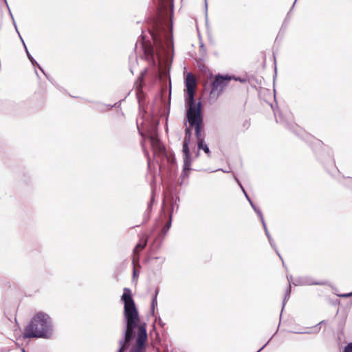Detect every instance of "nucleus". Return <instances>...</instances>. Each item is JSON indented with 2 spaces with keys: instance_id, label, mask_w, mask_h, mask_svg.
<instances>
[{
  "instance_id": "obj_1",
  "label": "nucleus",
  "mask_w": 352,
  "mask_h": 352,
  "mask_svg": "<svg viewBox=\"0 0 352 352\" xmlns=\"http://www.w3.org/2000/svg\"><path fill=\"white\" fill-rule=\"evenodd\" d=\"M121 301L124 303L123 314L126 326L124 336L121 340L131 344V341L134 337L135 330L138 327L140 317L129 288H124Z\"/></svg>"
},
{
  "instance_id": "obj_2",
  "label": "nucleus",
  "mask_w": 352,
  "mask_h": 352,
  "mask_svg": "<svg viewBox=\"0 0 352 352\" xmlns=\"http://www.w3.org/2000/svg\"><path fill=\"white\" fill-rule=\"evenodd\" d=\"M54 334L52 318L43 311L37 312L24 329L23 336L25 338L50 339Z\"/></svg>"
},
{
  "instance_id": "obj_3",
  "label": "nucleus",
  "mask_w": 352,
  "mask_h": 352,
  "mask_svg": "<svg viewBox=\"0 0 352 352\" xmlns=\"http://www.w3.org/2000/svg\"><path fill=\"white\" fill-rule=\"evenodd\" d=\"M188 123L190 126H194L195 135L197 142L204 140V135L201 131L204 128V116L202 115L201 103L197 102V107H188L186 111L185 124Z\"/></svg>"
},
{
  "instance_id": "obj_4",
  "label": "nucleus",
  "mask_w": 352,
  "mask_h": 352,
  "mask_svg": "<svg viewBox=\"0 0 352 352\" xmlns=\"http://www.w3.org/2000/svg\"><path fill=\"white\" fill-rule=\"evenodd\" d=\"M151 36L153 40L154 43L160 48L164 49V43L168 50H171L173 53V25H170V32L165 29V28L160 23V22H155L153 30L150 31Z\"/></svg>"
},
{
  "instance_id": "obj_5",
  "label": "nucleus",
  "mask_w": 352,
  "mask_h": 352,
  "mask_svg": "<svg viewBox=\"0 0 352 352\" xmlns=\"http://www.w3.org/2000/svg\"><path fill=\"white\" fill-rule=\"evenodd\" d=\"M146 324L144 323L139 327L135 344L131 348L129 352H143L146 348ZM118 344L119 348L116 352H126L131 344L121 339L119 340Z\"/></svg>"
},
{
  "instance_id": "obj_6",
  "label": "nucleus",
  "mask_w": 352,
  "mask_h": 352,
  "mask_svg": "<svg viewBox=\"0 0 352 352\" xmlns=\"http://www.w3.org/2000/svg\"><path fill=\"white\" fill-rule=\"evenodd\" d=\"M232 78H234V76L228 74H215L214 76V79L211 82L210 97L214 100L217 99Z\"/></svg>"
},
{
  "instance_id": "obj_7",
  "label": "nucleus",
  "mask_w": 352,
  "mask_h": 352,
  "mask_svg": "<svg viewBox=\"0 0 352 352\" xmlns=\"http://www.w3.org/2000/svg\"><path fill=\"white\" fill-rule=\"evenodd\" d=\"M193 128L194 126H190V125L188 124V126H187L185 129V134L182 144V153L184 154V168L181 175V176L183 177H186V171H188L191 169L192 157L190 155L189 144L191 141Z\"/></svg>"
},
{
  "instance_id": "obj_8",
  "label": "nucleus",
  "mask_w": 352,
  "mask_h": 352,
  "mask_svg": "<svg viewBox=\"0 0 352 352\" xmlns=\"http://www.w3.org/2000/svg\"><path fill=\"white\" fill-rule=\"evenodd\" d=\"M196 80L192 73H188L185 78V104L188 107H197L195 100Z\"/></svg>"
},
{
  "instance_id": "obj_9",
  "label": "nucleus",
  "mask_w": 352,
  "mask_h": 352,
  "mask_svg": "<svg viewBox=\"0 0 352 352\" xmlns=\"http://www.w3.org/2000/svg\"><path fill=\"white\" fill-rule=\"evenodd\" d=\"M144 51L145 58L149 62V64L153 67V75L155 79L160 77V67L155 60V52L153 47L148 44L146 45L143 41L141 43Z\"/></svg>"
},
{
  "instance_id": "obj_10",
  "label": "nucleus",
  "mask_w": 352,
  "mask_h": 352,
  "mask_svg": "<svg viewBox=\"0 0 352 352\" xmlns=\"http://www.w3.org/2000/svg\"><path fill=\"white\" fill-rule=\"evenodd\" d=\"M179 199L178 197L174 198L173 197H171L170 199V211L168 212V221L166 223V224L164 226L163 228L162 229L161 232L159 233L157 236V239H160L162 241L165 236L166 235L168 231L169 230L171 223H172V214L173 212L176 210H177L179 208V205L177 204V201H179Z\"/></svg>"
},
{
  "instance_id": "obj_11",
  "label": "nucleus",
  "mask_w": 352,
  "mask_h": 352,
  "mask_svg": "<svg viewBox=\"0 0 352 352\" xmlns=\"http://www.w3.org/2000/svg\"><path fill=\"white\" fill-rule=\"evenodd\" d=\"M148 138L155 153L159 155H165V148L161 143L157 133L155 129L150 130L148 132Z\"/></svg>"
},
{
  "instance_id": "obj_12",
  "label": "nucleus",
  "mask_w": 352,
  "mask_h": 352,
  "mask_svg": "<svg viewBox=\"0 0 352 352\" xmlns=\"http://www.w3.org/2000/svg\"><path fill=\"white\" fill-rule=\"evenodd\" d=\"M148 138L155 153L159 155H165V148L161 143L157 133L155 129L150 130L148 132Z\"/></svg>"
},
{
  "instance_id": "obj_13",
  "label": "nucleus",
  "mask_w": 352,
  "mask_h": 352,
  "mask_svg": "<svg viewBox=\"0 0 352 352\" xmlns=\"http://www.w3.org/2000/svg\"><path fill=\"white\" fill-rule=\"evenodd\" d=\"M293 284L297 285H322L323 282L314 281L309 276L299 277L295 279Z\"/></svg>"
},
{
  "instance_id": "obj_14",
  "label": "nucleus",
  "mask_w": 352,
  "mask_h": 352,
  "mask_svg": "<svg viewBox=\"0 0 352 352\" xmlns=\"http://www.w3.org/2000/svg\"><path fill=\"white\" fill-rule=\"evenodd\" d=\"M147 244V241L145 240L144 242L138 243L133 249V263L135 265L136 262L139 261L140 254L139 251L143 250Z\"/></svg>"
},
{
  "instance_id": "obj_15",
  "label": "nucleus",
  "mask_w": 352,
  "mask_h": 352,
  "mask_svg": "<svg viewBox=\"0 0 352 352\" xmlns=\"http://www.w3.org/2000/svg\"><path fill=\"white\" fill-rule=\"evenodd\" d=\"M20 36V38L21 40L23 42V46L25 47V52H26V54H27V56H28V59L30 60V62L32 63V64L33 65H37L38 69L43 73V74L50 80V78L48 77V76L45 74V72H44V70L43 69V68L37 63V62L36 61V60L32 57V56L30 54L23 38H21V36L19 35Z\"/></svg>"
},
{
  "instance_id": "obj_16",
  "label": "nucleus",
  "mask_w": 352,
  "mask_h": 352,
  "mask_svg": "<svg viewBox=\"0 0 352 352\" xmlns=\"http://www.w3.org/2000/svg\"><path fill=\"white\" fill-rule=\"evenodd\" d=\"M148 72V69L144 68L141 72L138 78V83L136 84V91L138 94L142 91V82L144 81V78Z\"/></svg>"
},
{
  "instance_id": "obj_17",
  "label": "nucleus",
  "mask_w": 352,
  "mask_h": 352,
  "mask_svg": "<svg viewBox=\"0 0 352 352\" xmlns=\"http://www.w3.org/2000/svg\"><path fill=\"white\" fill-rule=\"evenodd\" d=\"M241 190L243 191V192L244 193V195L245 197V198L247 199V200L249 201L250 206H252V208H253V210H254V212L258 215V216H261V211L259 208H258L253 203V201L251 200V199L250 198V197L248 196V195L247 194L245 188H243V186H241Z\"/></svg>"
},
{
  "instance_id": "obj_18",
  "label": "nucleus",
  "mask_w": 352,
  "mask_h": 352,
  "mask_svg": "<svg viewBox=\"0 0 352 352\" xmlns=\"http://www.w3.org/2000/svg\"><path fill=\"white\" fill-rule=\"evenodd\" d=\"M287 280H288L289 284V286L287 288L286 292H285V297H284V299H283V301L282 310L283 309V308H284V307L285 305L286 301L289 298L290 294H291V292H292V287H291L290 281H291V280L292 278V276H287Z\"/></svg>"
},
{
  "instance_id": "obj_19",
  "label": "nucleus",
  "mask_w": 352,
  "mask_h": 352,
  "mask_svg": "<svg viewBox=\"0 0 352 352\" xmlns=\"http://www.w3.org/2000/svg\"><path fill=\"white\" fill-rule=\"evenodd\" d=\"M197 148L199 150H203L208 157L210 156L211 152L208 146L205 143L204 140H200L197 142Z\"/></svg>"
},
{
  "instance_id": "obj_20",
  "label": "nucleus",
  "mask_w": 352,
  "mask_h": 352,
  "mask_svg": "<svg viewBox=\"0 0 352 352\" xmlns=\"http://www.w3.org/2000/svg\"><path fill=\"white\" fill-rule=\"evenodd\" d=\"M323 322H324V321L322 320V321L320 322L318 324H317L316 325L309 328V331H303V332L296 331L294 333H317L320 331V327L319 326Z\"/></svg>"
},
{
  "instance_id": "obj_21",
  "label": "nucleus",
  "mask_w": 352,
  "mask_h": 352,
  "mask_svg": "<svg viewBox=\"0 0 352 352\" xmlns=\"http://www.w3.org/2000/svg\"><path fill=\"white\" fill-rule=\"evenodd\" d=\"M159 288L158 287H156L155 289V293L153 296V298H152V300H151V310L152 311L153 314H154L155 312V306L157 305V295L159 294Z\"/></svg>"
},
{
  "instance_id": "obj_22",
  "label": "nucleus",
  "mask_w": 352,
  "mask_h": 352,
  "mask_svg": "<svg viewBox=\"0 0 352 352\" xmlns=\"http://www.w3.org/2000/svg\"><path fill=\"white\" fill-rule=\"evenodd\" d=\"M267 239H268V241H269V243H270L271 247L276 251V254L278 255L280 258L281 260H283V258L281 257L280 254H279V252L276 248V246L275 245V243H274L273 239L272 238V236H270V237H267ZM282 261L283 262V261Z\"/></svg>"
},
{
  "instance_id": "obj_23",
  "label": "nucleus",
  "mask_w": 352,
  "mask_h": 352,
  "mask_svg": "<svg viewBox=\"0 0 352 352\" xmlns=\"http://www.w3.org/2000/svg\"><path fill=\"white\" fill-rule=\"evenodd\" d=\"M330 166L333 167V170L330 172L332 176L336 177L337 174H340L339 170L335 166L333 160H330Z\"/></svg>"
},
{
  "instance_id": "obj_24",
  "label": "nucleus",
  "mask_w": 352,
  "mask_h": 352,
  "mask_svg": "<svg viewBox=\"0 0 352 352\" xmlns=\"http://www.w3.org/2000/svg\"><path fill=\"white\" fill-rule=\"evenodd\" d=\"M260 219H261V221L262 223V225H263V229L265 230V234L267 236V237H270L271 235L267 230V226H266V223L265 222V220H264V218H263V214H261V216H258Z\"/></svg>"
},
{
  "instance_id": "obj_25",
  "label": "nucleus",
  "mask_w": 352,
  "mask_h": 352,
  "mask_svg": "<svg viewBox=\"0 0 352 352\" xmlns=\"http://www.w3.org/2000/svg\"><path fill=\"white\" fill-rule=\"evenodd\" d=\"M343 184L346 186L352 188V177L344 178Z\"/></svg>"
},
{
  "instance_id": "obj_26",
  "label": "nucleus",
  "mask_w": 352,
  "mask_h": 352,
  "mask_svg": "<svg viewBox=\"0 0 352 352\" xmlns=\"http://www.w3.org/2000/svg\"><path fill=\"white\" fill-rule=\"evenodd\" d=\"M151 212V210H147V209L146 210V211L144 214V216H143L144 222H146L149 220Z\"/></svg>"
},
{
  "instance_id": "obj_27",
  "label": "nucleus",
  "mask_w": 352,
  "mask_h": 352,
  "mask_svg": "<svg viewBox=\"0 0 352 352\" xmlns=\"http://www.w3.org/2000/svg\"><path fill=\"white\" fill-rule=\"evenodd\" d=\"M343 352H352V342L348 343L344 347Z\"/></svg>"
},
{
  "instance_id": "obj_28",
  "label": "nucleus",
  "mask_w": 352,
  "mask_h": 352,
  "mask_svg": "<svg viewBox=\"0 0 352 352\" xmlns=\"http://www.w3.org/2000/svg\"><path fill=\"white\" fill-rule=\"evenodd\" d=\"M153 201H154V197H153V195H152L151 197V200L148 202V206H147V208H146L147 210H151L152 211Z\"/></svg>"
},
{
  "instance_id": "obj_29",
  "label": "nucleus",
  "mask_w": 352,
  "mask_h": 352,
  "mask_svg": "<svg viewBox=\"0 0 352 352\" xmlns=\"http://www.w3.org/2000/svg\"><path fill=\"white\" fill-rule=\"evenodd\" d=\"M274 116H275L276 121L277 123H284V121L282 119L281 115H279L278 116H277L276 112L274 111Z\"/></svg>"
},
{
  "instance_id": "obj_30",
  "label": "nucleus",
  "mask_w": 352,
  "mask_h": 352,
  "mask_svg": "<svg viewBox=\"0 0 352 352\" xmlns=\"http://www.w3.org/2000/svg\"><path fill=\"white\" fill-rule=\"evenodd\" d=\"M340 296L342 298H349V297L352 296V292L340 294Z\"/></svg>"
},
{
  "instance_id": "obj_31",
  "label": "nucleus",
  "mask_w": 352,
  "mask_h": 352,
  "mask_svg": "<svg viewBox=\"0 0 352 352\" xmlns=\"http://www.w3.org/2000/svg\"><path fill=\"white\" fill-rule=\"evenodd\" d=\"M234 80H236V81H239L241 82H245L246 81V80L245 78H241L240 77H234Z\"/></svg>"
},
{
  "instance_id": "obj_32",
  "label": "nucleus",
  "mask_w": 352,
  "mask_h": 352,
  "mask_svg": "<svg viewBox=\"0 0 352 352\" xmlns=\"http://www.w3.org/2000/svg\"><path fill=\"white\" fill-rule=\"evenodd\" d=\"M234 180L236 181V182L238 184V185L241 188V186H243V185L241 184V182L239 180V179L236 176H234Z\"/></svg>"
},
{
  "instance_id": "obj_33",
  "label": "nucleus",
  "mask_w": 352,
  "mask_h": 352,
  "mask_svg": "<svg viewBox=\"0 0 352 352\" xmlns=\"http://www.w3.org/2000/svg\"><path fill=\"white\" fill-rule=\"evenodd\" d=\"M234 180L236 181V182L238 184V185L241 188V186H243V185L241 184V182L239 180V179L236 176H234Z\"/></svg>"
},
{
  "instance_id": "obj_34",
  "label": "nucleus",
  "mask_w": 352,
  "mask_h": 352,
  "mask_svg": "<svg viewBox=\"0 0 352 352\" xmlns=\"http://www.w3.org/2000/svg\"><path fill=\"white\" fill-rule=\"evenodd\" d=\"M272 338V337L256 352H260L261 351H262L268 344Z\"/></svg>"
},
{
  "instance_id": "obj_35",
  "label": "nucleus",
  "mask_w": 352,
  "mask_h": 352,
  "mask_svg": "<svg viewBox=\"0 0 352 352\" xmlns=\"http://www.w3.org/2000/svg\"><path fill=\"white\" fill-rule=\"evenodd\" d=\"M205 8H206V18L207 19V17H208V13H207L208 3H207L206 0H205Z\"/></svg>"
},
{
  "instance_id": "obj_36",
  "label": "nucleus",
  "mask_w": 352,
  "mask_h": 352,
  "mask_svg": "<svg viewBox=\"0 0 352 352\" xmlns=\"http://www.w3.org/2000/svg\"><path fill=\"white\" fill-rule=\"evenodd\" d=\"M137 270L134 268L133 271V279L137 276Z\"/></svg>"
},
{
  "instance_id": "obj_37",
  "label": "nucleus",
  "mask_w": 352,
  "mask_h": 352,
  "mask_svg": "<svg viewBox=\"0 0 352 352\" xmlns=\"http://www.w3.org/2000/svg\"><path fill=\"white\" fill-rule=\"evenodd\" d=\"M9 12H10V15L12 16V20H14L13 16H12L10 9H9ZM14 25L15 28L16 29V25L15 22H14Z\"/></svg>"
},
{
  "instance_id": "obj_38",
  "label": "nucleus",
  "mask_w": 352,
  "mask_h": 352,
  "mask_svg": "<svg viewBox=\"0 0 352 352\" xmlns=\"http://www.w3.org/2000/svg\"><path fill=\"white\" fill-rule=\"evenodd\" d=\"M199 155V150L198 149V151H197V153H196V157H198Z\"/></svg>"
},
{
  "instance_id": "obj_39",
  "label": "nucleus",
  "mask_w": 352,
  "mask_h": 352,
  "mask_svg": "<svg viewBox=\"0 0 352 352\" xmlns=\"http://www.w3.org/2000/svg\"><path fill=\"white\" fill-rule=\"evenodd\" d=\"M296 1H297V0H295V1H294V4H293V6H292V7H291V9H293V7L294 6V5H295V3H296Z\"/></svg>"
},
{
  "instance_id": "obj_40",
  "label": "nucleus",
  "mask_w": 352,
  "mask_h": 352,
  "mask_svg": "<svg viewBox=\"0 0 352 352\" xmlns=\"http://www.w3.org/2000/svg\"><path fill=\"white\" fill-rule=\"evenodd\" d=\"M162 260V263H163L165 261V258H160Z\"/></svg>"
},
{
  "instance_id": "obj_41",
  "label": "nucleus",
  "mask_w": 352,
  "mask_h": 352,
  "mask_svg": "<svg viewBox=\"0 0 352 352\" xmlns=\"http://www.w3.org/2000/svg\"><path fill=\"white\" fill-rule=\"evenodd\" d=\"M160 325H162V326H163V325L164 324V323H162V322H161L160 320Z\"/></svg>"
},
{
  "instance_id": "obj_42",
  "label": "nucleus",
  "mask_w": 352,
  "mask_h": 352,
  "mask_svg": "<svg viewBox=\"0 0 352 352\" xmlns=\"http://www.w3.org/2000/svg\"><path fill=\"white\" fill-rule=\"evenodd\" d=\"M137 128H138V131H140V129L139 126H137Z\"/></svg>"
},
{
  "instance_id": "obj_43",
  "label": "nucleus",
  "mask_w": 352,
  "mask_h": 352,
  "mask_svg": "<svg viewBox=\"0 0 352 352\" xmlns=\"http://www.w3.org/2000/svg\"><path fill=\"white\" fill-rule=\"evenodd\" d=\"M137 128H138V131H140V129L139 126H137Z\"/></svg>"
},
{
  "instance_id": "obj_44",
  "label": "nucleus",
  "mask_w": 352,
  "mask_h": 352,
  "mask_svg": "<svg viewBox=\"0 0 352 352\" xmlns=\"http://www.w3.org/2000/svg\"><path fill=\"white\" fill-rule=\"evenodd\" d=\"M137 128H138V131H140V129L139 126H137Z\"/></svg>"
},
{
  "instance_id": "obj_45",
  "label": "nucleus",
  "mask_w": 352,
  "mask_h": 352,
  "mask_svg": "<svg viewBox=\"0 0 352 352\" xmlns=\"http://www.w3.org/2000/svg\"><path fill=\"white\" fill-rule=\"evenodd\" d=\"M141 136L144 137V134L140 132Z\"/></svg>"
},
{
  "instance_id": "obj_46",
  "label": "nucleus",
  "mask_w": 352,
  "mask_h": 352,
  "mask_svg": "<svg viewBox=\"0 0 352 352\" xmlns=\"http://www.w3.org/2000/svg\"><path fill=\"white\" fill-rule=\"evenodd\" d=\"M5 2L7 3L6 0H5ZM7 7L9 8L8 3H6Z\"/></svg>"
},
{
  "instance_id": "obj_47",
  "label": "nucleus",
  "mask_w": 352,
  "mask_h": 352,
  "mask_svg": "<svg viewBox=\"0 0 352 352\" xmlns=\"http://www.w3.org/2000/svg\"><path fill=\"white\" fill-rule=\"evenodd\" d=\"M5 2L7 3L6 0H5ZM7 7L9 8L8 3H6Z\"/></svg>"
},
{
  "instance_id": "obj_48",
  "label": "nucleus",
  "mask_w": 352,
  "mask_h": 352,
  "mask_svg": "<svg viewBox=\"0 0 352 352\" xmlns=\"http://www.w3.org/2000/svg\"><path fill=\"white\" fill-rule=\"evenodd\" d=\"M23 352H25L24 349H23Z\"/></svg>"
}]
</instances>
